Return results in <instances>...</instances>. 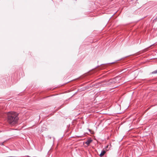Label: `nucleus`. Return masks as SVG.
I'll use <instances>...</instances> for the list:
<instances>
[{"instance_id": "20e7f679", "label": "nucleus", "mask_w": 157, "mask_h": 157, "mask_svg": "<svg viewBox=\"0 0 157 157\" xmlns=\"http://www.w3.org/2000/svg\"><path fill=\"white\" fill-rule=\"evenodd\" d=\"M105 152L104 150L102 151L101 154L100 155V157L104 155V154H105Z\"/></svg>"}, {"instance_id": "f03ea898", "label": "nucleus", "mask_w": 157, "mask_h": 157, "mask_svg": "<svg viewBox=\"0 0 157 157\" xmlns=\"http://www.w3.org/2000/svg\"><path fill=\"white\" fill-rule=\"evenodd\" d=\"M114 82H115L114 79H111L109 81V82L108 83V84L110 85Z\"/></svg>"}, {"instance_id": "7ed1b4c3", "label": "nucleus", "mask_w": 157, "mask_h": 157, "mask_svg": "<svg viewBox=\"0 0 157 157\" xmlns=\"http://www.w3.org/2000/svg\"><path fill=\"white\" fill-rule=\"evenodd\" d=\"M92 142V140H88L85 143V144L88 145Z\"/></svg>"}, {"instance_id": "f257e3e1", "label": "nucleus", "mask_w": 157, "mask_h": 157, "mask_svg": "<svg viewBox=\"0 0 157 157\" xmlns=\"http://www.w3.org/2000/svg\"><path fill=\"white\" fill-rule=\"evenodd\" d=\"M18 119V114L16 112H11L8 114V121L12 125L17 124Z\"/></svg>"}, {"instance_id": "39448f33", "label": "nucleus", "mask_w": 157, "mask_h": 157, "mask_svg": "<svg viewBox=\"0 0 157 157\" xmlns=\"http://www.w3.org/2000/svg\"><path fill=\"white\" fill-rule=\"evenodd\" d=\"M152 73H154V74L157 73V69L156 70L152 72Z\"/></svg>"}]
</instances>
